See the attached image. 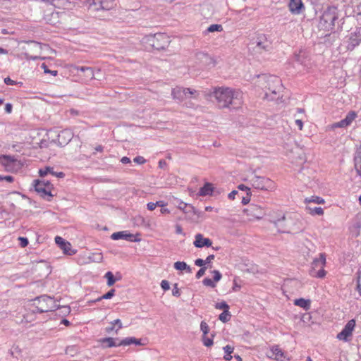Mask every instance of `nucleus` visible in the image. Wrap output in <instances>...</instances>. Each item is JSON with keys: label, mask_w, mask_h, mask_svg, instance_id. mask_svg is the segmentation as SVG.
<instances>
[{"label": "nucleus", "mask_w": 361, "mask_h": 361, "mask_svg": "<svg viewBox=\"0 0 361 361\" xmlns=\"http://www.w3.org/2000/svg\"><path fill=\"white\" fill-rule=\"evenodd\" d=\"M104 277L107 279V285L108 286H113L116 282V279H114V274L111 271H107L105 274Z\"/></svg>", "instance_id": "obj_39"}, {"label": "nucleus", "mask_w": 361, "mask_h": 361, "mask_svg": "<svg viewBox=\"0 0 361 361\" xmlns=\"http://www.w3.org/2000/svg\"><path fill=\"white\" fill-rule=\"evenodd\" d=\"M115 340L116 339L114 338L108 337V338H104L101 339L100 341L102 343H104V344L106 343V347L111 348V347H114V346H118V343H116L115 342Z\"/></svg>", "instance_id": "obj_35"}, {"label": "nucleus", "mask_w": 361, "mask_h": 361, "mask_svg": "<svg viewBox=\"0 0 361 361\" xmlns=\"http://www.w3.org/2000/svg\"><path fill=\"white\" fill-rule=\"evenodd\" d=\"M51 4L58 8H68L71 2L68 0H51Z\"/></svg>", "instance_id": "obj_27"}, {"label": "nucleus", "mask_w": 361, "mask_h": 361, "mask_svg": "<svg viewBox=\"0 0 361 361\" xmlns=\"http://www.w3.org/2000/svg\"><path fill=\"white\" fill-rule=\"evenodd\" d=\"M55 243L63 251V252L68 255L75 254V252L71 250V245L70 243L66 241L63 238L56 236L55 238Z\"/></svg>", "instance_id": "obj_15"}, {"label": "nucleus", "mask_w": 361, "mask_h": 361, "mask_svg": "<svg viewBox=\"0 0 361 361\" xmlns=\"http://www.w3.org/2000/svg\"><path fill=\"white\" fill-rule=\"evenodd\" d=\"M243 213L247 216L250 221H253L262 219L266 214V209L260 205L250 204L243 210Z\"/></svg>", "instance_id": "obj_7"}, {"label": "nucleus", "mask_w": 361, "mask_h": 361, "mask_svg": "<svg viewBox=\"0 0 361 361\" xmlns=\"http://www.w3.org/2000/svg\"><path fill=\"white\" fill-rule=\"evenodd\" d=\"M193 244L196 247L201 248L204 246L211 247L212 242L209 238H204L202 234L198 233L195 235V240Z\"/></svg>", "instance_id": "obj_16"}, {"label": "nucleus", "mask_w": 361, "mask_h": 361, "mask_svg": "<svg viewBox=\"0 0 361 361\" xmlns=\"http://www.w3.org/2000/svg\"><path fill=\"white\" fill-rule=\"evenodd\" d=\"M15 161L16 159L11 156L3 155L0 157V163L6 167L11 166Z\"/></svg>", "instance_id": "obj_31"}, {"label": "nucleus", "mask_w": 361, "mask_h": 361, "mask_svg": "<svg viewBox=\"0 0 361 361\" xmlns=\"http://www.w3.org/2000/svg\"><path fill=\"white\" fill-rule=\"evenodd\" d=\"M194 63L201 68H212L215 66V60L207 53L204 51H196L194 55Z\"/></svg>", "instance_id": "obj_6"}, {"label": "nucleus", "mask_w": 361, "mask_h": 361, "mask_svg": "<svg viewBox=\"0 0 361 361\" xmlns=\"http://www.w3.org/2000/svg\"><path fill=\"white\" fill-rule=\"evenodd\" d=\"M195 92V90H191L190 88L176 87L172 90L171 95L174 99L183 101L188 94H194Z\"/></svg>", "instance_id": "obj_11"}, {"label": "nucleus", "mask_w": 361, "mask_h": 361, "mask_svg": "<svg viewBox=\"0 0 361 361\" xmlns=\"http://www.w3.org/2000/svg\"><path fill=\"white\" fill-rule=\"evenodd\" d=\"M338 18V11L335 6H329L320 17L319 27L325 30H331L335 25V21Z\"/></svg>", "instance_id": "obj_3"}, {"label": "nucleus", "mask_w": 361, "mask_h": 361, "mask_svg": "<svg viewBox=\"0 0 361 361\" xmlns=\"http://www.w3.org/2000/svg\"><path fill=\"white\" fill-rule=\"evenodd\" d=\"M161 287L164 290H168L170 288L169 283L166 280H163L161 282Z\"/></svg>", "instance_id": "obj_54"}, {"label": "nucleus", "mask_w": 361, "mask_h": 361, "mask_svg": "<svg viewBox=\"0 0 361 361\" xmlns=\"http://www.w3.org/2000/svg\"><path fill=\"white\" fill-rule=\"evenodd\" d=\"M361 42V35L350 33L348 39V49L352 50Z\"/></svg>", "instance_id": "obj_20"}, {"label": "nucleus", "mask_w": 361, "mask_h": 361, "mask_svg": "<svg viewBox=\"0 0 361 361\" xmlns=\"http://www.w3.org/2000/svg\"><path fill=\"white\" fill-rule=\"evenodd\" d=\"M203 344L207 347H211L213 345V338H209L207 336H202Z\"/></svg>", "instance_id": "obj_44"}, {"label": "nucleus", "mask_w": 361, "mask_h": 361, "mask_svg": "<svg viewBox=\"0 0 361 361\" xmlns=\"http://www.w3.org/2000/svg\"><path fill=\"white\" fill-rule=\"evenodd\" d=\"M34 301L36 311L39 313L54 311L60 306L53 298L47 295L37 297Z\"/></svg>", "instance_id": "obj_4"}, {"label": "nucleus", "mask_w": 361, "mask_h": 361, "mask_svg": "<svg viewBox=\"0 0 361 361\" xmlns=\"http://www.w3.org/2000/svg\"><path fill=\"white\" fill-rule=\"evenodd\" d=\"M39 174L41 177H44L47 176V174H51L54 176L58 177V178H63L64 173L63 172H55L54 171V169L52 167H45L44 169H41L39 171Z\"/></svg>", "instance_id": "obj_22"}, {"label": "nucleus", "mask_w": 361, "mask_h": 361, "mask_svg": "<svg viewBox=\"0 0 361 361\" xmlns=\"http://www.w3.org/2000/svg\"><path fill=\"white\" fill-rule=\"evenodd\" d=\"M347 126H348L346 123V122L345 121V120H343V119H342L341 121H340L338 122L334 123L332 125V128H346Z\"/></svg>", "instance_id": "obj_49"}, {"label": "nucleus", "mask_w": 361, "mask_h": 361, "mask_svg": "<svg viewBox=\"0 0 361 361\" xmlns=\"http://www.w3.org/2000/svg\"><path fill=\"white\" fill-rule=\"evenodd\" d=\"M9 354L15 359L18 360L21 357L22 349L18 345H13L9 350Z\"/></svg>", "instance_id": "obj_30"}, {"label": "nucleus", "mask_w": 361, "mask_h": 361, "mask_svg": "<svg viewBox=\"0 0 361 361\" xmlns=\"http://www.w3.org/2000/svg\"><path fill=\"white\" fill-rule=\"evenodd\" d=\"M290 11L293 14H300L304 10V5L302 0H290Z\"/></svg>", "instance_id": "obj_18"}, {"label": "nucleus", "mask_w": 361, "mask_h": 361, "mask_svg": "<svg viewBox=\"0 0 361 361\" xmlns=\"http://www.w3.org/2000/svg\"><path fill=\"white\" fill-rule=\"evenodd\" d=\"M12 109H13V106H12V104H10V103H7L5 106V111L8 114H10L11 113L12 111Z\"/></svg>", "instance_id": "obj_64"}, {"label": "nucleus", "mask_w": 361, "mask_h": 361, "mask_svg": "<svg viewBox=\"0 0 361 361\" xmlns=\"http://www.w3.org/2000/svg\"><path fill=\"white\" fill-rule=\"evenodd\" d=\"M307 212L312 215H322L324 214V210L320 207H312L310 204H307L305 207Z\"/></svg>", "instance_id": "obj_28"}, {"label": "nucleus", "mask_w": 361, "mask_h": 361, "mask_svg": "<svg viewBox=\"0 0 361 361\" xmlns=\"http://www.w3.org/2000/svg\"><path fill=\"white\" fill-rule=\"evenodd\" d=\"M41 68L44 70V72L45 73H50V74H51L54 76H56L58 74V71H56V70H53V71L49 70L47 66L45 63H42L41 65Z\"/></svg>", "instance_id": "obj_45"}, {"label": "nucleus", "mask_w": 361, "mask_h": 361, "mask_svg": "<svg viewBox=\"0 0 361 361\" xmlns=\"http://www.w3.org/2000/svg\"><path fill=\"white\" fill-rule=\"evenodd\" d=\"M111 239L117 240L120 239H125L128 241L133 242L136 240L134 239V235L128 233L127 231H119L112 233L111 235Z\"/></svg>", "instance_id": "obj_21"}, {"label": "nucleus", "mask_w": 361, "mask_h": 361, "mask_svg": "<svg viewBox=\"0 0 361 361\" xmlns=\"http://www.w3.org/2000/svg\"><path fill=\"white\" fill-rule=\"evenodd\" d=\"M34 187L37 193H39L44 198H47V200H51L53 197L51 192L49 190V186L46 188L44 180H34Z\"/></svg>", "instance_id": "obj_9"}, {"label": "nucleus", "mask_w": 361, "mask_h": 361, "mask_svg": "<svg viewBox=\"0 0 361 361\" xmlns=\"http://www.w3.org/2000/svg\"><path fill=\"white\" fill-rule=\"evenodd\" d=\"M88 259L89 262H101L103 259V256L102 253H92L89 256Z\"/></svg>", "instance_id": "obj_36"}, {"label": "nucleus", "mask_w": 361, "mask_h": 361, "mask_svg": "<svg viewBox=\"0 0 361 361\" xmlns=\"http://www.w3.org/2000/svg\"><path fill=\"white\" fill-rule=\"evenodd\" d=\"M259 83L265 91V98L268 100H274L280 97L282 90L281 80L274 75H262Z\"/></svg>", "instance_id": "obj_2"}, {"label": "nucleus", "mask_w": 361, "mask_h": 361, "mask_svg": "<svg viewBox=\"0 0 361 361\" xmlns=\"http://www.w3.org/2000/svg\"><path fill=\"white\" fill-rule=\"evenodd\" d=\"M355 326V321L354 319L349 320L343 330L337 334L336 338L340 341H349L352 337Z\"/></svg>", "instance_id": "obj_8"}, {"label": "nucleus", "mask_w": 361, "mask_h": 361, "mask_svg": "<svg viewBox=\"0 0 361 361\" xmlns=\"http://www.w3.org/2000/svg\"><path fill=\"white\" fill-rule=\"evenodd\" d=\"M306 58V53L302 50H300L298 53L294 54V61L301 65L305 64Z\"/></svg>", "instance_id": "obj_29"}, {"label": "nucleus", "mask_w": 361, "mask_h": 361, "mask_svg": "<svg viewBox=\"0 0 361 361\" xmlns=\"http://www.w3.org/2000/svg\"><path fill=\"white\" fill-rule=\"evenodd\" d=\"M230 318H231V314L228 312V310H224V312L222 313H221L219 317V320H221L222 322H224V323L228 322L230 319Z\"/></svg>", "instance_id": "obj_42"}, {"label": "nucleus", "mask_w": 361, "mask_h": 361, "mask_svg": "<svg viewBox=\"0 0 361 361\" xmlns=\"http://www.w3.org/2000/svg\"><path fill=\"white\" fill-rule=\"evenodd\" d=\"M214 188L212 183H207L202 187L199 191V195L200 196H207L212 195L213 192Z\"/></svg>", "instance_id": "obj_26"}, {"label": "nucleus", "mask_w": 361, "mask_h": 361, "mask_svg": "<svg viewBox=\"0 0 361 361\" xmlns=\"http://www.w3.org/2000/svg\"><path fill=\"white\" fill-rule=\"evenodd\" d=\"M174 268L176 270H185L188 273H190L192 269L185 262H176L174 263Z\"/></svg>", "instance_id": "obj_34"}, {"label": "nucleus", "mask_w": 361, "mask_h": 361, "mask_svg": "<svg viewBox=\"0 0 361 361\" xmlns=\"http://www.w3.org/2000/svg\"><path fill=\"white\" fill-rule=\"evenodd\" d=\"M18 240L20 241V246L25 247L28 245V240L24 237H19Z\"/></svg>", "instance_id": "obj_52"}, {"label": "nucleus", "mask_w": 361, "mask_h": 361, "mask_svg": "<svg viewBox=\"0 0 361 361\" xmlns=\"http://www.w3.org/2000/svg\"><path fill=\"white\" fill-rule=\"evenodd\" d=\"M30 45L29 50L35 54V55H32L28 52H25V58L27 60H37L41 59L38 54H40V51L42 49V44L37 42L31 41L27 42ZM44 58H42L43 59Z\"/></svg>", "instance_id": "obj_10"}, {"label": "nucleus", "mask_w": 361, "mask_h": 361, "mask_svg": "<svg viewBox=\"0 0 361 361\" xmlns=\"http://www.w3.org/2000/svg\"><path fill=\"white\" fill-rule=\"evenodd\" d=\"M164 39H167V37L163 33H157L154 35H150L148 37V42L153 47L157 49L164 48L166 44L168 42L167 40H166V42L162 44L158 43L159 41H163Z\"/></svg>", "instance_id": "obj_12"}, {"label": "nucleus", "mask_w": 361, "mask_h": 361, "mask_svg": "<svg viewBox=\"0 0 361 361\" xmlns=\"http://www.w3.org/2000/svg\"><path fill=\"white\" fill-rule=\"evenodd\" d=\"M310 274L312 276L322 279L326 276V271L324 269V267H322V268H320V269L317 272L314 271H311Z\"/></svg>", "instance_id": "obj_41"}, {"label": "nucleus", "mask_w": 361, "mask_h": 361, "mask_svg": "<svg viewBox=\"0 0 361 361\" xmlns=\"http://www.w3.org/2000/svg\"><path fill=\"white\" fill-rule=\"evenodd\" d=\"M4 180L11 183L13 180V177L11 176H0V180Z\"/></svg>", "instance_id": "obj_61"}, {"label": "nucleus", "mask_w": 361, "mask_h": 361, "mask_svg": "<svg viewBox=\"0 0 361 361\" xmlns=\"http://www.w3.org/2000/svg\"><path fill=\"white\" fill-rule=\"evenodd\" d=\"M294 304L297 306L304 308L307 310L310 307V300H305L304 298L296 299L294 302Z\"/></svg>", "instance_id": "obj_32"}, {"label": "nucleus", "mask_w": 361, "mask_h": 361, "mask_svg": "<svg viewBox=\"0 0 361 361\" xmlns=\"http://www.w3.org/2000/svg\"><path fill=\"white\" fill-rule=\"evenodd\" d=\"M286 218L285 215H282L281 218L278 219L277 220L271 219V222H272L277 228H279V231L281 232H287L286 225H283L282 222L286 221Z\"/></svg>", "instance_id": "obj_24"}, {"label": "nucleus", "mask_w": 361, "mask_h": 361, "mask_svg": "<svg viewBox=\"0 0 361 361\" xmlns=\"http://www.w3.org/2000/svg\"><path fill=\"white\" fill-rule=\"evenodd\" d=\"M200 329L203 333V336H207L209 333V327L205 322L202 321L200 323Z\"/></svg>", "instance_id": "obj_43"}, {"label": "nucleus", "mask_w": 361, "mask_h": 361, "mask_svg": "<svg viewBox=\"0 0 361 361\" xmlns=\"http://www.w3.org/2000/svg\"><path fill=\"white\" fill-rule=\"evenodd\" d=\"M271 355H268L269 358L274 359L276 361H283L286 358L284 352L279 348L278 345H274L271 349Z\"/></svg>", "instance_id": "obj_17"}, {"label": "nucleus", "mask_w": 361, "mask_h": 361, "mask_svg": "<svg viewBox=\"0 0 361 361\" xmlns=\"http://www.w3.org/2000/svg\"><path fill=\"white\" fill-rule=\"evenodd\" d=\"M250 192H247V197H243V199H242L243 204H247L249 203V202L250 201Z\"/></svg>", "instance_id": "obj_62"}, {"label": "nucleus", "mask_w": 361, "mask_h": 361, "mask_svg": "<svg viewBox=\"0 0 361 361\" xmlns=\"http://www.w3.org/2000/svg\"><path fill=\"white\" fill-rule=\"evenodd\" d=\"M326 264V256L324 253H321L319 255V258L314 259L312 264V270L314 271L316 268H322L324 267Z\"/></svg>", "instance_id": "obj_23"}, {"label": "nucleus", "mask_w": 361, "mask_h": 361, "mask_svg": "<svg viewBox=\"0 0 361 361\" xmlns=\"http://www.w3.org/2000/svg\"><path fill=\"white\" fill-rule=\"evenodd\" d=\"M115 295V290L111 289L109 291H108L106 294L103 295L102 296L97 298L96 300H93L92 302H96L101 301L103 299H110Z\"/></svg>", "instance_id": "obj_37"}, {"label": "nucleus", "mask_w": 361, "mask_h": 361, "mask_svg": "<svg viewBox=\"0 0 361 361\" xmlns=\"http://www.w3.org/2000/svg\"><path fill=\"white\" fill-rule=\"evenodd\" d=\"M73 137V133L70 129H64L58 135V142L60 145H67Z\"/></svg>", "instance_id": "obj_14"}, {"label": "nucleus", "mask_w": 361, "mask_h": 361, "mask_svg": "<svg viewBox=\"0 0 361 361\" xmlns=\"http://www.w3.org/2000/svg\"><path fill=\"white\" fill-rule=\"evenodd\" d=\"M172 294L173 296H176V297H179L180 295V292L179 288H178L177 283H176L174 285V287L172 290Z\"/></svg>", "instance_id": "obj_56"}, {"label": "nucleus", "mask_w": 361, "mask_h": 361, "mask_svg": "<svg viewBox=\"0 0 361 361\" xmlns=\"http://www.w3.org/2000/svg\"><path fill=\"white\" fill-rule=\"evenodd\" d=\"M78 349L75 345H71L68 346L66 349V353L67 355H70L71 356H73L74 354L77 352Z\"/></svg>", "instance_id": "obj_46"}, {"label": "nucleus", "mask_w": 361, "mask_h": 361, "mask_svg": "<svg viewBox=\"0 0 361 361\" xmlns=\"http://www.w3.org/2000/svg\"><path fill=\"white\" fill-rule=\"evenodd\" d=\"M195 264L196 266L203 267L206 264H205L204 260H203V259H197L195 261Z\"/></svg>", "instance_id": "obj_59"}, {"label": "nucleus", "mask_w": 361, "mask_h": 361, "mask_svg": "<svg viewBox=\"0 0 361 361\" xmlns=\"http://www.w3.org/2000/svg\"><path fill=\"white\" fill-rule=\"evenodd\" d=\"M216 307L219 309H223L224 310H227L229 308L228 305L225 302L217 303Z\"/></svg>", "instance_id": "obj_55"}, {"label": "nucleus", "mask_w": 361, "mask_h": 361, "mask_svg": "<svg viewBox=\"0 0 361 361\" xmlns=\"http://www.w3.org/2000/svg\"><path fill=\"white\" fill-rule=\"evenodd\" d=\"M134 162L137 164H143L146 162L145 159L143 157L137 156L133 159Z\"/></svg>", "instance_id": "obj_51"}, {"label": "nucleus", "mask_w": 361, "mask_h": 361, "mask_svg": "<svg viewBox=\"0 0 361 361\" xmlns=\"http://www.w3.org/2000/svg\"><path fill=\"white\" fill-rule=\"evenodd\" d=\"M222 30L223 27L219 24H212L207 29V32H221Z\"/></svg>", "instance_id": "obj_40"}, {"label": "nucleus", "mask_w": 361, "mask_h": 361, "mask_svg": "<svg viewBox=\"0 0 361 361\" xmlns=\"http://www.w3.org/2000/svg\"><path fill=\"white\" fill-rule=\"evenodd\" d=\"M355 167L360 176H361V158H355Z\"/></svg>", "instance_id": "obj_47"}, {"label": "nucleus", "mask_w": 361, "mask_h": 361, "mask_svg": "<svg viewBox=\"0 0 361 361\" xmlns=\"http://www.w3.org/2000/svg\"><path fill=\"white\" fill-rule=\"evenodd\" d=\"M257 47L264 51H269L271 48V43L265 35H262L257 37Z\"/></svg>", "instance_id": "obj_19"}, {"label": "nucleus", "mask_w": 361, "mask_h": 361, "mask_svg": "<svg viewBox=\"0 0 361 361\" xmlns=\"http://www.w3.org/2000/svg\"><path fill=\"white\" fill-rule=\"evenodd\" d=\"M111 324H112L114 326L118 325V329L116 331V332L118 331V329H121L123 327L121 321L119 319H115L114 321L111 322Z\"/></svg>", "instance_id": "obj_57"}, {"label": "nucleus", "mask_w": 361, "mask_h": 361, "mask_svg": "<svg viewBox=\"0 0 361 361\" xmlns=\"http://www.w3.org/2000/svg\"><path fill=\"white\" fill-rule=\"evenodd\" d=\"M4 82L7 85H14L16 84V82L11 80L9 77H7L4 79Z\"/></svg>", "instance_id": "obj_60"}, {"label": "nucleus", "mask_w": 361, "mask_h": 361, "mask_svg": "<svg viewBox=\"0 0 361 361\" xmlns=\"http://www.w3.org/2000/svg\"><path fill=\"white\" fill-rule=\"evenodd\" d=\"M212 274H214V281L218 282L221 280L222 275L218 270H214L212 271Z\"/></svg>", "instance_id": "obj_50"}, {"label": "nucleus", "mask_w": 361, "mask_h": 361, "mask_svg": "<svg viewBox=\"0 0 361 361\" xmlns=\"http://www.w3.org/2000/svg\"><path fill=\"white\" fill-rule=\"evenodd\" d=\"M208 95L214 98L219 108L238 109L243 103V92L228 87H213Z\"/></svg>", "instance_id": "obj_1"}, {"label": "nucleus", "mask_w": 361, "mask_h": 361, "mask_svg": "<svg viewBox=\"0 0 361 361\" xmlns=\"http://www.w3.org/2000/svg\"><path fill=\"white\" fill-rule=\"evenodd\" d=\"M249 180L253 188L257 190H273L275 189V184L271 179L257 176L255 172L252 173L250 178L245 179V180Z\"/></svg>", "instance_id": "obj_5"}, {"label": "nucleus", "mask_w": 361, "mask_h": 361, "mask_svg": "<svg viewBox=\"0 0 361 361\" xmlns=\"http://www.w3.org/2000/svg\"><path fill=\"white\" fill-rule=\"evenodd\" d=\"M202 283L206 286H209V287H211V288L216 287L215 282L214 281H212V279H209V278L204 279V280L202 281Z\"/></svg>", "instance_id": "obj_48"}, {"label": "nucleus", "mask_w": 361, "mask_h": 361, "mask_svg": "<svg viewBox=\"0 0 361 361\" xmlns=\"http://www.w3.org/2000/svg\"><path fill=\"white\" fill-rule=\"evenodd\" d=\"M206 269V267H201L196 274V278L200 279L205 274Z\"/></svg>", "instance_id": "obj_53"}, {"label": "nucleus", "mask_w": 361, "mask_h": 361, "mask_svg": "<svg viewBox=\"0 0 361 361\" xmlns=\"http://www.w3.org/2000/svg\"><path fill=\"white\" fill-rule=\"evenodd\" d=\"M356 117L357 114L355 111H350L343 120H345L348 126H350Z\"/></svg>", "instance_id": "obj_38"}, {"label": "nucleus", "mask_w": 361, "mask_h": 361, "mask_svg": "<svg viewBox=\"0 0 361 361\" xmlns=\"http://www.w3.org/2000/svg\"><path fill=\"white\" fill-rule=\"evenodd\" d=\"M147 207L150 211L154 210L155 208L157 207L156 202L155 203L154 202H149V203H147Z\"/></svg>", "instance_id": "obj_63"}, {"label": "nucleus", "mask_w": 361, "mask_h": 361, "mask_svg": "<svg viewBox=\"0 0 361 361\" xmlns=\"http://www.w3.org/2000/svg\"><path fill=\"white\" fill-rule=\"evenodd\" d=\"M233 350H234L233 347H232L229 345H227L225 347H224V352L226 354H228V355H231L233 352Z\"/></svg>", "instance_id": "obj_58"}, {"label": "nucleus", "mask_w": 361, "mask_h": 361, "mask_svg": "<svg viewBox=\"0 0 361 361\" xmlns=\"http://www.w3.org/2000/svg\"><path fill=\"white\" fill-rule=\"evenodd\" d=\"M131 344L140 345H142L141 340L137 339L135 337H128L121 340L120 343H118V345H128Z\"/></svg>", "instance_id": "obj_25"}, {"label": "nucleus", "mask_w": 361, "mask_h": 361, "mask_svg": "<svg viewBox=\"0 0 361 361\" xmlns=\"http://www.w3.org/2000/svg\"><path fill=\"white\" fill-rule=\"evenodd\" d=\"M73 69L75 71H81L83 73V80L85 82H89L93 79H94V70L92 67L87 66H74Z\"/></svg>", "instance_id": "obj_13"}, {"label": "nucleus", "mask_w": 361, "mask_h": 361, "mask_svg": "<svg viewBox=\"0 0 361 361\" xmlns=\"http://www.w3.org/2000/svg\"><path fill=\"white\" fill-rule=\"evenodd\" d=\"M305 203H306V204H310V205L312 203L318 204H324V200L318 196H311L310 197H307L305 199Z\"/></svg>", "instance_id": "obj_33"}]
</instances>
